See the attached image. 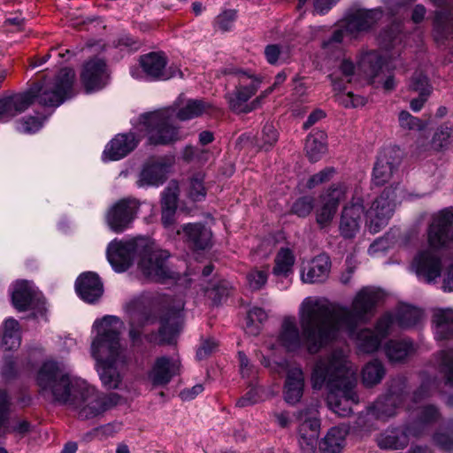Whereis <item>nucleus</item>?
<instances>
[{
    "label": "nucleus",
    "mask_w": 453,
    "mask_h": 453,
    "mask_svg": "<svg viewBox=\"0 0 453 453\" xmlns=\"http://www.w3.org/2000/svg\"><path fill=\"white\" fill-rule=\"evenodd\" d=\"M12 302L19 311L27 310L35 301H39V293L27 280H17L11 287Z\"/></svg>",
    "instance_id": "5701e85b"
},
{
    "label": "nucleus",
    "mask_w": 453,
    "mask_h": 453,
    "mask_svg": "<svg viewBox=\"0 0 453 453\" xmlns=\"http://www.w3.org/2000/svg\"><path fill=\"white\" fill-rule=\"evenodd\" d=\"M173 119L174 111L172 109L141 115L138 123L129 133L119 134L107 143L102 155L103 160L116 161L125 157L144 136L154 145L180 140L182 136L173 126Z\"/></svg>",
    "instance_id": "39448f33"
},
{
    "label": "nucleus",
    "mask_w": 453,
    "mask_h": 453,
    "mask_svg": "<svg viewBox=\"0 0 453 453\" xmlns=\"http://www.w3.org/2000/svg\"><path fill=\"white\" fill-rule=\"evenodd\" d=\"M257 401H258L257 389L252 388L244 396L240 398L236 404L239 407H246V406L256 403Z\"/></svg>",
    "instance_id": "338daca9"
},
{
    "label": "nucleus",
    "mask_w": 453,
    "mask_h": 453,
    "mask_svg": "<svg viewBox=\"0 0 453 453\" xmlns=\"http://www.w3.org/2000/svg\"><path fill=\"white\" fill-rule=\"evenodd\" d=\"M36 382L42 393L67 406L81 419L96 418L123 403L119 393H104L87 380L66 372L64 362L45 361L38 371Z\"/></svg>",
    "instance_id": "f03ea898"
},
{
    "label": "nucleus",
    "mask_w": 453,
    "mask_h": 453,
    "mask_svg": "<svg viewBox=\"0 0 453 453\" xmlns=\"http://www.w3.org/2000/svg\"><path fill=\"white\" fill-rule=\"evenodd\" d=\"M188 196L193 201H201L206 196V190L203 186V175L197 174L194 176L187 187Z\"/></svg>",
    "instance_id": "de8ad7c7"
},
{
    "label": "nucleus",
    "mask_w": 453,
    "mask_h": 453,
    "mask_svg": "<svg viewBox=\"0 0 453 453\" xmlns=\"http://www.w3.org/2000/svg\"><path fill=\"white\" fill-rule=\"evenodd\" d=\"M365 210L362 203L357 200L346 205L340 219V233L344 238H353L360 230Z\"/></svg>",
    "instance_id": "4be33fe9"
},
{
    "label": "nucleus",
    "mask_w": 453,
    "mask_h": 453,
    "mask_svg": "<svg viewBox=\"0 0 453 453\" xmlns=\"http://www.w3.org/2000/svg\"><path fill=\"white\" fill-rule=\"evenodd\" d=\"M453 140V125L444 124L441 126L433 137V147L435 150H442L449 145Z\"/></svg>",
    "instance_id": "49530a36"
},
{
    "label": "nucleus",
    "mask_w": 453,
    "mask_h": 453,
    "mask_svg": "<svg viewBox=\"0 0 453 453\" xmlns=\"http://www.w3.org/2000/svg\"><path fill=\"white\" fill-rule=\"evenodd\" d=\"M180 361L177 357L162 356L155 359L148 379L154 386H164L180 373Z\"/></svg>",
    "instance_id": "6ab92c4d"
},
{
    "label": "nucleus",
    "mask_w": 453,
    "mask_h": 453,
    "mask_svg": "<svg viewBox=\"0 0 453 453\" xmlns=\"http://www.w3.org/2000/svg\"><path fill=\"white\" fill-rule=\"evenodd\" d=\"M436 6L447 5L450 0H430ZM434 37L437 41L453 40V19L443 12H437L434 21Z\"/></svg>",
    "instance_id": "f704fd0d"
},
{
    "label": "nucleus",
    "mask_w": 453,
    "mask_h": 453,
    "mask_svg": "<svg viewBox=\"0 0 453 453\" xmlns=\"http://www.w3.org/2000/svg\"><path fill=\"white\" fill-rule=\"evenodd\" d=\"M296 257L288 248H281L274 257L273 275L277 279H288L293 274Z\"/></svg>",
    "instance_id": "e433bc0d"
},
{
    "label": "nucleus",
    "mask_w": 453,
    "mask_h": 453,
    "mask_svg": "<svg viewBox=\"0 0 453 453\" xmlns=\"http://www.w3.org/2000/svg\"><path fill=\"white\" fill-rule=\"evenodd\" d=\"M42 127V120L39 118L29 117L20 120L17 125V129L21 133L32 134Z\"/></svg>",
    "instance_id": "4d7b16f0"
},
{
    "label": "nucleus",
    "mask_w": 453,
    "mask_h": 453,
    "mask_svg": "<svg viewBox=\"0 0 453 453\" xmlns=\"http://www.w3.org/2000/svg\"><path fill=\"white\" fill-rule=\"evenodd\" d=\"M137 303H138V301H134L127 305V311L129 313L130 320H131L130 321L131 329L129 332V335H130L131 339L134 341L139 337V332H136V330L134 328L135 322H136V320H140L141 319L143 318L142 313L137 312L135 311Z\"/></svg>",
    "instance_id": "052dcab7"
},
{
    "label": "nucleus",
    "mask_w": 453,
    "mask_h": 453,
    "mask_svg": "<svg viewBox=\"0 0 453 453\" xmlns=\"http://www.w3.org/2000/svg\"><path fill=\"white\" fill-rule=\"evenodd\" d=\"M393 154V150H385L379 155L372 174L376 185H383L391 179L398 163Z\"/></svg>",
    "instance_id": "bb28decb"
},
{
    "label": "nucleus",
    "mask_w": 453,
    "mask_h": 453,
    "mask_svg": "<svg viewBox=\"0 0 453 453\" xmlns=\"http://www.w3.org/2000/svg\"><path fill=\"white\" fill-rule=\"evenodd\" d=\"M261 140L262 143L259 146L265 150H269L277 142L278 134L273 125L265 124L264 126Z\"/></svg>",
    "instance_id": "5fc2aeb1"
},
{
    "label": "nucleus",
    "mask_w": 453,
    "mask_h": 453,
    "mask_svg": "<svg viewBox=\"0 0 453 453\" xmlns=\"http://www.w3.org/2000/svg\"><path fill=\"white\" fill-rule=\"evenodd\" d=\"M261 80L245 72L238 73V85L234 93L228 96L230 108L236 112H249L257 108L265 96L263 92L250 104L248 101L260 87Z\"/></svg>",
    "instance_id": "9b49d317"
},
{
    "label": "nucleus",
    "mask_w": 453,
    "mask_h": 453,
    "mask_svg": "<svg viewBox=\"0 0 453 453\" xmlns=\"http://www.w3.org/2000/svg\"><path fill=\"white\" fill-rule=\"evenodd\" d=\"M172 161L166 158H150L146 161L138 174L136 185L139 188L158 187L166 180Z\"/></svg>",
    "instance_id": "f3484780"
},
{
    "label": "nucleus",
    "mask_w": 453,
    "mask_h": 453,
    "mask_svg": "<svg viewBox=\"0 0 453 453\" xmlns=\"http://www.w3.org/2000/svg\"><path fill=\"white\" fill-rule=\"evenodd\" d=\"M417 409L420 412L419 423L421 424L432 422L439 416L437 409L432 405H420L417 406Z\"/></svg>",
    "instance_id": "0e129e2a"
},
{
    "label": "nucleus",
    "mask_w": 453,
    "mask_h": 453,
    "mask_svg": "<svg viewBox=\"0 0 453 453\" xmlns=\"http://www.w3.org/2000/svg\"><path fill=\"white\" fill-rule=\"evenodd\" d=\"M183 237L197 250H204L211 244V232L201 224H187L182 226Z\"/></svg>",
    "instance_id": "7c9ffc66"
},
{
    "label": "nucleus",
    "mask_w": 453,
    "mask_h": 453,
    "mask_svg": "<svg viewBox=\"0 0 453 453\" xmlns=\"http://www.w3.org/2000/svg\"><path fill=\"white\" fill-rule=\"evenodd\" d=\"M407 434L400 432H391L390 434L381 435L378 444L381 449H399L407 445Z\"/></svg>",
    "instance_id": "37998d69"
},
{
    "label": "nucleus",
    "mask_w": 453,
    "mask_h": 453,
    "mask_svg": "<svg viewBox=\"0 0 453 453\" xmlns=\"http://www.w3.org/2000/svg\"><path fill=\"white\" fill-rule=\"evenodd\" d=\"M414 343L408 340H390L384 345V352L391 363H401L415 353Z\"/></svg>",
    "instance_id": "2f4dec72"
},
{
    "label": "nucleus",
    "mask_w": 453,
    "mask_h": 453,
    "mask_svg": "<svg viewBox=\"0 0 453 453\" xmlns=\"http://www.w3.org/2000/svg\"><path fill=\"white\" fill-rule=\"evenodd\" d=\"M311 380L314 389L326 387L327 403L334 413L347 417L352 412V406L358 402L355 391L356 369L343 349H334L327 357L319 359Z\"/></svg>",
    "instance_id": "20e7f679"
},
{
    "label": "nucleus",
    "mask_w": 453,
    "mask_h": 453,
    "mask_svg": "<svg viewBox=\"0 0 453 453\" xmlns=\"http://www.w3.org/2000/svg\"><path fill=\"white\" fill-rule=\"evenodd\" d=\"M362 380L366 387H372L380 382L385 375L382 363L377 359L367 363L362 370Z\"/></svg>",
    "instance_id": "a19ab883"
},
{
    "label": "nucleus",
    "mask_w": 453,
    "mask_h": 453,
    "mask_svg": "<svg viewBox=\"0 0 453 453\" xmlns=\"http://www.w3.org/2000/svg\"><path fill=\"white\" fill-rule=\"evenodd\" d=\"M402 193L397 187H388L372 202L366 211V226L371 233L380 232L388 224Z\"/></svg>",
    "instance_id": "9d476101"
},
{
    "label": "nucleus",
    "mask_w": 453,
    "mask_h": 453,
    "mask_svg": "<svg viewBox=\"0 0 453 453\" xmlns=\"http://www.w3.org/2000/svg\"><path fill=\"white\" fill-rule=\"evenodd\" d=\"M20 345V334L19 322L12 319H6L0 330V352L5 353L19 348Z\"/></svg>",
    "instance_id": "c756f323"
},
{
    "label": "nucleus",
    "mask_w": 453,
    "mask_h": 453,
    "mask_svg": "<svg viewBox=\"0 0 453 453\" xmlns=\"http://www.w3.org/2000/svg\"><path fill=\"white\" fill-rule=\"evenodd\" d=\"M76 291L88 303L96 301L103 294V284L94 273H82L76 280Z\"/></svg>",
    "instance_id": "393cba45"
},
{
    "label": "nucleus",
    "mask_w": 453,
    "mask_h": 453,
    "mask_svg": "<svg viewBox=\"0 0 453 453\" xmlns=\"http://www.w3.org/2000/svg\"><path fill=\"white\" fill-rule=\"evenodd\" d=\"M399 124L405 130L421 129L422 124L420 120L408 111H403L399 113Z\"/></svg>",
    "instance_id": "13d9d810"
},
{
    "label": "nucleus",
    "mask_w": 453,
    "mask_h": 453,
    "mask_svg": "<svg viewBox=\"0 0 453 453\" xmlns=\"http://www.w3.org/2000/svg\"><path fill=\"white\" fill-rule=\"evenodd\" d=\"M218 348V343L211 339L205 340L196 351V357L199 360L204 359L212 354Z\"/></svg>",
    "instance_id": "69168bd1"
},
{
    "label": "nucleus",
    "mask_w": 453,
    "mask_h": 453,
    "mask_svg": "<svg viewBox=\"0 0 453 453\" xmlns=\"http://www.w3.org/2000/svg\"><path fill=\"white\" fill-rule=\"evenodd\" d=\"M268 279L267 269L254 268L247 274V281L250 288L258 290L264 287Z\"/></svg>",
    "instance_id": "8fccbe9b"
},
{
    "label": "nucleus",
    "mask_w": 453,
    "mask_h": 453,
    "mask_svg": "<svg viewBox=\"0 0 453 453\" xmlns=\"http://www.w3.org/2000/svg\"><path fill=\"white\" fill-rule=\"evenodd\" d=\"M178 192V183L175 181H171L163 193L162 207L176 210Z\"/></svg>",
    "instance_id": "864d4df0"
},
{
    "label": "nucleus",
    "mask_w": 453,
    "mask_h": 453,
    "mask_svg": "<svg viewBox=\"0 0 453 453\" xmlns=\"http://www.w3.org/2000/svg\"><path fill=\"white\" fill-rule=\"evenodd\" d=\"M347 429L342 426L332 427L320 444L322 453H341L344 447Z\"/></svg>",
    "instance_id": "4c0bfd02"
},
{
    "label": "nucleus",
    "mask_w": 453,
    "mask_h": 453,
    "mask_svg": "<svg viewBox=\"0 0 453 453\" xmlns=\"http://www.w3.org/2000/svg\"><path fill=\"white\" fill-rule=\"evenodd\" d=\"M326 134L316 130L309 134L305 142V151L311 161H318L326 151Z\"/></svg>",
    "instance_id": "58836bf2"
},
{
    "label": "nucleus",
    "mask_w": 453,
    "mask_h": 453,
    "mask_svg": "<svg viewBox=\"0 0 453 453\" xmlns=\"http://www.w3.org/2000/svg\"><path fill=\"white\" fill-rule=\"evenodd\" d=\"M336 100L340 104H342L345 107H357L365 104L364 97L355 96L350 92L337 94Z\"/></svg>",
    "instance_id": "bf43d9fd"
},
{
    "label": "nucleus",
    "mask_w": 453,
    "mask_h": 453,
    "mask_svg": "<svg viewBox=\"0 0 453 453\" xmlns=\"http://www.w3.org/2000/svg\"><path fill=\"white\" fill-rule=\"evenodd\" d=\"M410 88L411 89L419 93V96L411 100V108L414 111H418L430 95L432 88L428 83L427 78L422 73H416L412 77L410 83Z\"/></svg>",
    "instance_id": "ea45409f"
},
{
    "label": "nucleus",
    "mask_w": 453,
    "mask_h": 453,
    "mask_svg": "<svg viewBox=\"0 0 453 453\" xmlns=\"http://www.w3.org/2000/svg\"><path fill=\"white\" fill-rule=\"evenodd\" d=\"M139 206V202L134 198L119 200L107 211V225L116 233L123 232L129 227L134 219Z\"/></svg>",
    "instance_id": "2eb2a0df"
},
{
    "label": "nucleus",
    "mask_w": 453,
    "mask_h": 453,
    "mask_svg": "<svg viewBox=\"0 0 453 453\" xmlns=\"http://www.w3.org/2000/svg\"><path fill=\"white\" fill-rule=\"evenodd\" d=\"M382 296L380 289L365 287L357 292L350 308L333 310L321 299L306 297L300 304L299 316L309 351L317 353L342 332H352L358 324L367 323Z\"/></svg>",
    "instance_id": "f257e3e1"
},
{
    "label": "nucleus",
    "mask_w": 453,
    "mask_h": 453,
    "mask_svg": "<svg viewBox=\"0 0 453 453\" xmlns=\"http://www.w3.org/2000/svg\"><path fill=\"white\" fill-rule=\"evenodd\" d=\"M123 329V322L111 315L97 319L92 325L90 355L101 383L107 389L124 388L121 370L128 362V355L120 339Z\"/></svg>",
    "instance_id": "7ed1b4c3"
},
{
    "label": "nucleus",
    "mask_w": 453,
    "mask_h": 453,
    "mask_svg": "<svg viewBox=\"0 0 453 453\" xmlns=\"http://www.w3.org/2000/svg\"><path fill=\"white\" fill-rule=\"evenodd\" d=\"M380 17L381 11L379 9L357 11L349 18L345 28L343 30L335 31L330 41L324 42L323 47L327 49L334 43L341 42L347 34L354 35L358 32L367 30Z\"/></svg>",
    "instance_id": "dca6fc26"
},
{
    "label": "nucleus",
    "mask_w": 453,
    "mask_h": 453,
    "mask_svg": "<svg viewBox=\"0 0 453 453\" xmlns=\"http://www.w3.org/2000/svg\"><path fill=\"white\" fill-rule=\"evenodd\" d=\"M453 240V213L442 211L430 225L427 234L428 248L420 250L414 257L411 269L425 282H434L441 276V259L439 250Z\"/></svg>",
    "instance_id": "6e6552de"
},
{
    "label": "nucleus",
    "mask_w": 453,
    "mask_h": 453,
    "mask_svg": "<svg viewBox=\"0 0 453 453\" xmlns=\"http://www.w3.org/2000/svg\"><path fill=\"white\" fill-rule=\"evenodd\" d=\"M355 66L351 62L347 59H343L340 65V72L342 75V81L346 82L351 81V76L354 74Z\"/></svg>",
    "instance_id": "774afa93"
},
{
    "label": "nucleus",
    "mask_w": 453,
    "mask_h": 453,
    "mask_svg": "<svg viewBox=\"0 0 453 453\" xmlns=\"http://www.w3.org/2000/svg\"><path fill=\"white\" fill-rule=\"evenodd\" d=\"M183 307V302L179 300L167 317L162 319L159 334L163 342H171L179 333L181 326L180 311Z\"/></svg>",
    "instance_id": "c85d7f7f"
},
{
    "label": "nucleus",
    "mask_w": 453,
    "mask_h": 453,
    "mask_svg": "<svg viewBox=\"0 0 453 453\" xmlns=\"http://www.w3.org/2000/svg\"><path fill=\"white\" fill-rule=\"evenodd\" d=\"M433 365L445 384L453 387V349L438 351L433 358Z\"/></svg>",
    "instance_id": "c9c22d12"
},
{
    "label": "nucleus",
    "mask_w": 453,
    "mask_h": 453,
    "mask_svg": "<svg viewBox=\"0 0 453 453\" xmlns=\"http://www.w3.org/2000/svg\"><path fill=\"white\" fill-rule=\"evenodd\" d=\"M395 331V322L388 315H382L376 322L374 329L363 328L358 331L345 332L354 341L359 353L373 354L380 347L382 341Z\"/></svg>",
    "instance_id": "1a4fd4ad"
},
{
    "label": "nucleus",
    "mask_w": 453,
    "mask_h": 453,
    "mask_svg": "<svg viewBox=\"0 0 453 453\" xmlns=\"http://www.w3.org/2000/svg\"><path fill=\"white\" fill-rule=\"evenodd\" d=\"M235 18L236 12L234 11H226L217 17V26L222 31H228L233 27Z\"/></svg>",
    "instance_id": "680f3d73"
},
{
    "label": "nucleus",
    "mask_w": 453,
    "mask_h": 453,
    "mask_svg": "<svg viewBox=\"0 0 453 453\" xmlns=\"http://www.w3.org/2000/svg\"><path fill=\"white\" fill-rule=\"evenodd\" d=\"M10 406V399L5 391L0 390V437L8 433L14 432L25 434L29 431V423L26 420H19L12 427L7 418Z\"/></svg>",
    "instance_id": "473e14b6"
},
{
    "label": "nucleus",
    "mask_w": 453,
    "mask_h": 453,
    "mask_svg": "<svg viewBox=\"0 0 453 453\" xmlns=\"http://www.w3.org/2000/svg\"><path fill=\"white\" fill-rule=\"evenodd\" d=\"M75 73L64 68L54 78H46L42 84L32 87L24 93L10 94L0 97V121L5 122L26 111L37 98L47 106H59L73 95Z\"/></svg>",
    "instance_id": "0eeeda50"
},
{
    "label": "nucleus",
    "mask_w": 453,
    "mask_h": 453,
    "mask_svg": "<svg viewBox=\"0 0 453 453\" xmlns=\"http://www.w3.org/2000/svg\"><path fill=\"white\" fill-rule=\"evenodd\" d=\"M81 78L88 91L104 88L109 80V73L104 60L99 58L88 60L83 65Z\"/></svg>",
    "instance_id": "aec40b11"
},
{
    "label": "nucleus",
    "mask_w": 453,
    "mask_h": 453,
    "mask_svg": "<svg viewBox=\"0 0 453 453\" xmlns=\"http://www.w3.org/2000/svg\"><path fill=\"white\" fill-rule=\"evenodd\" d=\"M335 173V170L333 167H326L319 173L311 176L307 181V188H313L324 182L330 180Z\"/></svg>",
    "instance_id": "6e6d98bb"
},
{
    "label": "nucleus",
    "mask_w": 453,
    "mask_h": 453,
    "mask_svg": "<svg viewBox=\"0 0 453 453\" xmlns=\"http://www.w3.org/2000/svg\"><path fill=\"white\" fill-rule=\"evenodd\" d=\"M433 388H434V381H423L420 388L414 392L411 397L404 398V403H407L408 410L414 408L409 402H411L412 404H418L423 398L430 395Z\"/></svg>",
    "instance_id": "603ef678"
},
{
    "label": "nucleus",
    "mask_w": 453,
    "mask_h": 453,
    "mask_svg": "<svg viewBox=\"0 0 453 453\" xmlns=\"http://www.w3.org/2000/svg\"><path fill=\"white\" fill-rule=\"evenodd\" d=\"M298 422L297 438L301 449L306 452H313L318 445L320 419L316 407L305 408L296 413Z\"/></svg>",
    "instance_id": "ddd939ff"
},
{
    "label": "nucleus",
    "mask_w": 453,
    "mask_h": 453,
    "mask_svg": "<svg viewBox=\"0 0 453 453\" xmlns=\"http://www.w3.org/2000/svg\"><path fill=\"white\" fill-rule=\"evenodd\" d=\"M349 188L344 183L334 184L320 196L316 208L318 224L324 227L333 220L341 201L347 197Z\"/></svg>",
    "instance_id": "4468645a"
},
{
    "label": "nucleus",
    "mask_w": 453,
    "mask_h": 453,
    "mask_svg": "<svg viewBox=\"0 0 453 453\" xmlns=\"http://www.w3.org/2000/svg\"><path fill=\"white\" fill-rule=\"evenodd\" d=\"M432 324L437 342L453 336V309L437 308L433 311Z\"/></svg>",
    "instance_id": "a878e982"
},
{
    "label": "nucleus",
    "mask_w": 453,
    "mask_h": 453,
    "mask_svg": "<svg viewBox=\"0 0 453 453\" xmlns=\"http://www.w3.org/2000/svg\"><path fill=\"white\" fill-rule=\"evenodd\" d=\"M167 59L162 52H150L143 55L140 58V66L142 72L139 70V66H133L130 73L136 80H142L144 76H148L153 80L166 81L180 74V72L173 66L167 67Z\"/></svg>",
    "instance_id": "f8f14e48"
},
{
    "label": "nucleus",
    "mask_w": 453,
    "mask_h": 453,
    "mask_svg": "<svg viewBox=\"0 0 453 453\" xmlns=\"http://www.w3.org/2000/svg\"><path fill=\"white\" fill-rule=\"evenodd\" d=\"M384 315H388L395 322V329L416 326L423 319V311L420 309L407 304L399 306L395 313L387 312Z\"/></svg>",
    "instance_id": "cd10ccee"
},
{
    "label": "nucleus",
    "mask_w": 453,
    "mask_h": 453,
    "mask_svg": "<svg viewBox=\"0 0 453 453\" xmlns=\"http://www.w3.org/2000/svg\"><path fill=\"white\" fill-rule=\"evenodd\" d=\"M265 58L271 65L286 61L289 57L288 50L277 44H271L265 49Z\"/></svg>",
    "instance_id": "09e8293b"
},
{
    "label": "nucleus",
    "mask_w": 453,
    "mask_h": 453,
    "mask_svg": "<svg viewBox=\"0 0 453 453\" xmlns=\"http://www.w3.org/2000/svg\"><path fill=\"white\" fill-rule=\"evenodd\" d=\"M267 318L265 311L258 307H254L248 312L246 322V332L256 335L260 330V324Z\"/></svg>",
    "instance_id": "a18cd8bd"
},
{
    "label": "nucleus",
    "mask_w": 453,
    "mask_h": 453,
    "mask_svg": "<svg viewBox=\"0 0 453 453\" xmlns=\"http://www.w3.org/2000/svg\"><path fill=\"white\" fill-rule=\"evenodd\" d=\"M398 397L395 395H389L384 398L377 400L371 411L372 413H376L380 418H388L396 413L397 407L395 403Z\"/></svg>",
    "instance_id": "79ce46f5"
},
{
    "label": "nucleus",
    "mask_w": 453,
    "mask_h": 453,
    "mask_svg": "<svg viewBox=\"0 0 453 453\" xmlns=\"http://www.w3.org/2000/svg\"><path fill=\"white\" fill-rule=\"evenodd\" d=\"M206 110V104L200 100H188L186 104L181 107L176 117L180 120H188L202 115Z\"/></svg>",
    "instance_id": "c03bdc74"
},
{
    "label": "nucleus",
    "mask_w": 453,
    "mask_h": 453,
    "mask_svg": "<svg viewBox=\"0 0 453 453\" xmlns=\"http://www.w3.org/2000/svg\"><path fill=\"white\" fill-rule=\"evenodd\" d=\"M330 267V259L324 254L310 260H303L300 272L301 280L306 284L324 282L329 275Z\"/></svg>",
    "instance_id": "412c9836"
},
{
    "label": "nucleus",
    "mask_w": 453,
    "mask_h": 453,
    "mask_svg": "<svg viewBox=\"0 0 453 453\" xmlns=\"http://www.w3.org/2000/svg\"><path fill=\"white\" fill-rule=\"evenodd\" d=\"M312 208V199L310 197H303L293 204L292 211L299 217H305L311 211Z\"/></svg>",
    "instance_id": "e2e57ef3"
},
{
    "label": "nucleus",
    "mask_w": 453,
    "mask_h": 453,
    "mask_svg": "<svg viewBox=\"0 0 453 453\" xmlns=\"http://www.w3.org/2000/svg\"><path fill=\"white\" fill-rule=\"evenodd\" d=\"M451 434H453V421L443 431H439L434 435V441L440 448L449 450L453 445Z\"/></svg>",
    "instance_id": "3c124183"
},
{
    "label": "nucleus",
    "mask_w": 453,
    "mask_h": 453,
    "mask_svg": "<svg viewBox=\"0 0 453 453\" xmlns=\"http://www.w3.org/2000/svg\"><path fill=\"white\" fill-rule=\"evenodd\" d=\"M298 317L300 318L299 315ZM299 321L300 325H302L300 319ZM301 327L302 334L299 331L295 317L284 318L276 339L277 345L282 347L288 351H296L303 346V344H304L306 349H308L303 326H301ZM308 352L310 353V351ZM311 354L312 353L311 352Z\"/></svg>",
    "instance_id": "a211bd4d"
},
{
    "label": "nucleus",
    "mask_w": 453,
    "mask_h": 453,
    "mask_svg": "<svg viewBox=\"0 0 453 453\" xmlns=\"http://www.w3.org/2000/svg\"><path fill=\"white\" fill-rule=\"evenodd\" d=\"M304 377L298 366L287 368V377L284 385V398L288 403H297L303 393Z\"/></svg>",
    "instance_id": "b1692460"
},
{
    "label": "nucleus",
    "mask_w": 453,
    "mask_h": 453,
    "mask_svg": "<svg viewBox=\"0 0 453 453\" xmlns=\"http://www.w3.org/2000/svg\"><path fill=\"white\" fill-rule=\"evenodd\" d=\"M135 256L141 257L138 267L146 279L161 281L172 277L167 265L169 253L157 250L150 239L137 237L127 241L114 240L107 249L108 261L118 273L126 271Z\"/></svg>",
    "instance_id": "423d86ee"
},
{
    "label": "nucleus",
    "mask_w": 453,
    "mask_h": 453,
    "mask_svg": "<svg viewBox=\"0 0 453 453\" xmlns=\"http://www.w3.org/2000/svg\"><path fill=\"white\" fill-rule=\"evenodd\" d=\"M388 67L380 54L375 51L363 55L358 62L357 72L363 73L369 79L380 78V73Z\"/></svg>",
    "instance_id": "72a5a7b5"
}]
</instances>
